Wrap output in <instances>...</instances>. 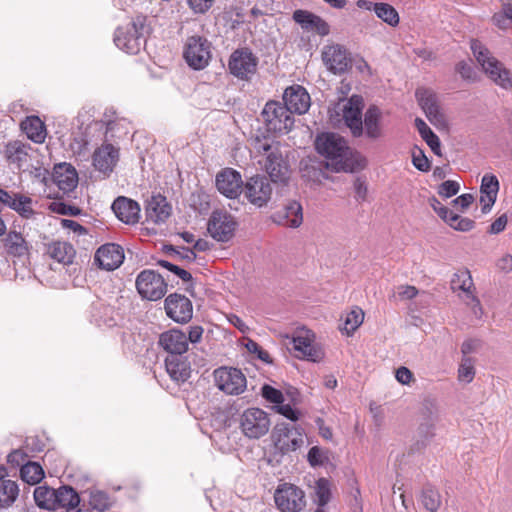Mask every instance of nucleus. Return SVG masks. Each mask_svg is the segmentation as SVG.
Wrapping results in <instances>:
<instances>
[{
	"instance_id": "1",
	"label": "nucleus",
	"mask_w": 512,
	"mask_h": 512,
	"mask_svg": "<svg viewBox=\"0 0 512 512\" xmlns=\"http://www.w3.org/2000/svg\"><path fill=\"white\" fill-rule=\"evenodd\" d=\"M317 152L326 159L328 168L335 172H352L356 161L347 141L336 133H322L315 141Z\"/></svg>"
},
{
	"instance_id": "2",
	"label": "nucleus",
	"mask_w": 512,
	"mask_h": 512,
	"mask_svg": "<svg viewBox=\"0 0 512 512\" xmlns=\"http://www.w3.org/2000/svg\"><path fill=\"white\" fill-rule=\"evenodd\" d=\"M472 53L485 74L503 89L512 88V74L489 49L478 40L471 41Z\"/></svg>"
},
{
	"instance_id": "3",
	"label": "nucleus",
	"mask_w": 512,
	"mask_h": 512,
	"mask_svg": "<svg viewBox=\"0 0 512 512\" xmlns=\"http://www.w3.org/2000/svg\"><path fill=\"white\" fill-rule=\"evenodd\" d=\"M254 151L266 157L264 168L272 181H284L288 175V165L283 159L279 143L269 139H256L253 143Z\"/></svg>"
},
{
	"instance_id": "4",
	"label": "nucleus",
	"mask_w": 512,
	"mask_h": 512,
	"mask_svg": "<svg viewBox=\"0 0 512 512\" xmlns=\"http://www.w3.org/2000/svg\"><path fill=\"white\" fill-rule=\"evenodd\" d=\"M147 27L144 17H137L126 26L119 27L114 34L116 46L127 54H138L146 43Z\"/></svg>"
},
{
	"instance_id": "5",
	"label": "nucleus",
	"mask_w": 512,
	"mask_h": 512,
	"mask_svg": "<svg viewBox=\"0 0 512 512\" xmlns=\"http://www.w3.org/2000/svg\"><path fill=\"white\" fill-rule=\"evenodd\" d=\"M241 433L250 440H257L265 436L271 427L269 414L261 408H247L238 418Z\"/></svg>"
},
{
	"instance_id": "6",
	"label": "nucleus",
	"mask_w": 512,
	"mask_h": 512,
	"mask_svg": "<svg viewBox=\"0 0 512 512\" xmlns=\"http://www.w3.org/2000/svg\"><path fill=\"white\" fill-rule=\"evenodd\" d=\"M183 57L192 69H204L212 57V45L203 36H190L184 44Z\"/></svg>"
},
{
	"instance_id": "7",
	"label": "nucleus",
	"mask_w": 512,
	"mask_h": 512,
	"mask_svg": "<svg viewBox=\"0 0 512 512\" xmlns=\"http://www.w3.org/2000/svg\"><path fill=\"white\" fill-rule=\"evenodd\" d=\"M272 440L275 449L281 454L294 452L304 444L301 428L288 423H278L274 427Z\"/></svg>"
},
{
	"instance_id": "8",
	"label": "nucleus",
	"mask_w": 512,
	"mask_h": 512,
	"mask_svg": "<svg viewBox=\"0 0 512 512\" xmlns=\"http://www.w3.org/2000/svg\"><path fill=\"white\" fill-rule=\"evenodd\" d=\"M139 295L149 301L161 299L167 292V283L156 271L145 269L141 271L135 281Z\"/></svg>"
},
{
	"instance_id": "9",
	"label": "nucleus",
	"mask_w": 512,
	"mask_h": 512,
	"mask_svg": "<svg viewBox=\"0 0 512 512\" xmlns=\"http://www.w3.org/2000/svg\"><path fill=\"white\" fill-rule=\"evenodd\" d=\"M261 115L267 129L275 133H287L294 124L290 110L276 101L267 102Z\"/></svg>"
},
{
	"instance_id": "10",
	"label": "nucleus",
	"mask_w": 512,
	"mask_h": 512,
	"mask_svg": "<svg viewBox=\"0 0 512 512\" xmlns=\"http://www.w3.org/2000/svg\"><path fill=\"white\" fill-rule=\"evenodd\" d=\"M290 344L296 353V357L311 362H320L324 358V351L315 343V335L312 331L300 329L291 338Z\"/></svg>"
},
{
	"instance_id": "11",
	"label": "nucleus",
	"mask_w": 512,
	"mask_h": 512,
	"mask_svg": "<svg viewBox=\"0 0 512 512\" xmlns=\"http://www.w3.org/2000/svg\"><path fill=\"white\" fill-rule=\"evenodd\" d=\"M237 226L233 215L227 211L215 210L208 220L207 231L214 240L228 242L234 237Z\"/></svg>"
},
{
	"instance_id": "12",
	"label": "nucleus",
	"mask_w": 512,
	"mask_h": 512,
	"mask_svg": "<svg viewBox=\"0 0 512 512\" xmlns=\"http://www.w3.org/2000/svg\"><path fill=\"white\" fill-rule=\"evenodd\" d=\"M451 289L454 292H461L459 295L467 306H469L476 317H481L482 307L479 299L474 295V283L468 270H460L453 274Z\"/></svg>"
},
{
	"instance_id": "13",
	"label": "nucleus",
	"mask_w": 512,
	"mask_h": 512,
	"mask_svg": "<svg viewBox=\"0 0 512 512\" xmlns=\"http://www.w3.org/2000/svg\"><path fill=\"white\" fill-rule=\"evenodd\" d=\"M215 384L228 395H239L247 387L245 375L236 368L221 367L214 371Z\"/></svg>"
},
{
	"instance_id": "14",
	"label": "nucleus",
	"mask_w": 512,
	"mask_h": 512,
	"mask_svg": "<svg viewBox=\"0 0 512 512\" xmlns=\"http://www.w3.org/2000/svg\"><path fill=\"white\" fill-rule=\"evenodd\" d=\"M276 506L282 512H299L305 507L304 492L293 484L284 483L275 491Z\"/></svg>"
},
{
	"instance_id": "15",
	"label": "nucleus",
	"mask_w": 512,
	"mask_h": 512,
	"mask_svg": "<svg viewBox=\"0 0 512 512\" xmlns=\"http://www.w3.org/2000/svg\"><path fill=\"white\" fill-rule=\"evenodd\" d=\"M243 193L252 205L263 207L271 198L272 186L268 178L257 175L246 182Z\"/></svg>"
},
{
	"instance_id": "16",
	"label": "nucleus",
	"mask_w": 512,
	"mask_h": 512,
	"mask_svg": "<svg viewBox=\"0 0 512 512\" xmlns=\"http://www.w3.org/2000/svg\"><path fill=\"white\" fill-rule=\"evenodd\" d=\"M257 58L247 49L236 50L229 60L231 74L240 79H248L256 72Z\"/></svg>"
},
{
	"instance_id": "17",
	"label": "nucleus",
	"mask_w": 512,
	"mask_h": 512,
	"mask_svg": "<svg viewBox=\"0 0 512 512\" xmlns=\"http://www.w3.org/2000/svg\"><path fill=\"white\" fill-rule=\"evenodd\" d=\"M216 187L227 198H237L244 188L241 174L232 168L221 170L216 175Z\"/></svg>"
},
{
	"instance_id": "18",
	"label": "nucleus",
	"mask_w": 512,
	"mask_h": 512,
	"mask_svg": "<svg viewBox=\"0 0 512 512\" xmlns=\"http://www.w3.org/2000/svg\"><path fill=\"white\" fill-rule=\"evenodd\" d=\"M165 311L175 322L187 323L192 318L193 307L187 297L174 293L165 299Z\"/></svg>"
},
{
	"instance_id": "19",
	"label": "nucleus",
	"mask_w": 512,
	"mask_h": 512,
	"mask_svg": "<svg viewBox=\"0 0 512 512\" xmlns=\"http://www.w3.org/2000/svg\"><path fill=\"white\" fill-rule=\"evenodd\" d=\"M322 60L327 69L334 74L344 73L351 63L347 50L339 44L325 46L322 51Z\"/></svg>"
},
{
	"instance_id": "20",
	"label": "nucleus",
	"mask_w": 512,
	"mask_h": 512,
	"mask_svg": "<svg viewBox=\"0 0 512 512\" xmlns=\"http://www.w3.org/2000/svg\"><path fill=\"white\" fill-rule=\"evenodd\" d=\"M363 106V98L359 95H352L342 108L345 124L354 136H360L363 132Z\"/></svg>"
},
{
	"instance_id": "21",
	"label": "nucleus",
	"mask_w": 512,
	"mask_h": 512,
	"mask_svg": "<svg viewBox=\"0 0 512 512\" xmlns=\"http://www.w3.org/2000/svg\"><path fill=\"white\" fill-rule=\"evenodd\" d=\"M284 105L291 113L304 114L311 105L310 95L300 85L288 87L283 95Z\"/></svg>"
},
{
	"instance_id": "22",
	"label": "nucleus",
	"mask_w": 512,
	"mask_h": 512,
	"mask_svg": "<svg viewBox=\"0 0 512 512\" xmlns=\"http://www.w3.org/2000/svg\"><path fill=\"white\" fill-rule=\"evenodd\" d=\"M271 219L278 225L298 228L303 222L302 206L295 200L288 201L281 209L272 214Z\"/></svg>"
},
{
	"instance_id": "23",
	"label": "nucleus",
	"mask_w": 512,
	"mask_h": 512,
	"mask_svg": "<svg viewBox=\"0 0 512 512\" xmlns=\"http://www.w3.org/2000/svg\"><path fill=\"white\" fill-rule=\"evenodd\" d=\"M94 259L99 267L108 271L114 270L123 263L124 251L120 245L108 243L98 248Z\"/></svg>"
},
{
	"instance_id": "24",
	"label": "nucleus",
	"mask_w": 512,
	"mask_h": 512,
	"mask_svg": "<svg viewBox=\"0 0 512 512\" xmlns=\"http://www.w3.org/2000/svg\"><path fill=\"white\" fill-rule=\"evenodd\" d=\"M293 20L308 32H315L320 36H327L330 33L329 24L320 16L307 11L298 9L293 13Z\"/></svg>"
},
{
	"instance_id": "25",
	"label": "nucleus",
	"mask_w": 512,
	"mask_h": 512,
	"mask_svg": "<svg viewBox=\"0 0 512 512\" xmlns=\"http://www.w3.org/2000/svg\"><path fill=\"white\" fill-rule=\"evenodd\" d=\"M159 345L169 355H182L188 349V339L185 333L178 329L166 331L160 335Z\"/></svg>"
},
{
	"instance_id": "26",
	"label": "nucleus",
	"mask_w": 512,
	"mask_h": 512,
	"mask_svg": "<svg viewBox=\"0 0 512 512\" xmlns=\"http://www.w3.org/2000/svg\"><path fill=\"white\" fill-rule=\"evenodd\" d=\"M415 95L419 105L431 123L436 124L443 121V115L440 112L436 94L432 90L418 88Z\"/></svg>"
},
{
	"instance_id": "27",
	"label": "nucleus",
	"mask_w": 512,
	"mask_h": 512,
	"mask_svg": "<svg viewBox=\"0 0 512 512\" xmlns=\"http://www.w3.org/2000/svg\"><path fill=\"white\" fill-rule=\"evenodd\" d=\"M116 217L126 224L137 223L140 217V206L136 201L126 197H118L111 206Z\"/></svg>"
},
{
	"instance_id": "28",
	"label": "nucleus",
	"mask_w": 512,
	"mask_h": 512,
	"mask_svg": "<svg viewBox=\"0 0 512 512\" xmlns=\"http://www.w3.org/2000/svg\"><path fill=\"white\" fill-rule=\"evenodd\" d=\"M499 191V181L492 174H485L480 186V204L484 214L488 213L494 205Z\"/></svg>"
},
{
	"instance_id": "29",
	"label": "nucleus",
	"mask_w": 512,
	"mask_h": 512,
	"mask_svg": "<svg viewBox=\"0 0 512 512\" xmlns=\"http://www.w3.org/2000/svg\"><path fill=\"white\" fill-rule=\"evenodd\" d=\"M118 150L111 144H104L95 150L93 164L102 173H109L113 170L118 161Z\"/></svg>"
},
{
	"instance_id": "30",
	"label": "nucleus",
	"mask_w": 512,
	"mask_h": 512,
	"mask_svg": "<svg viewBox=\"0 0 512 512\" xmlns=\"http://www.w3.org/2000/svg\"><path fill=\"white\" fill-rule=\"evenodd\" d=\"M165 367L170 378L177 383H183L190 377V363L182 355H168Z\"/></svg>"
},
{
	"instance_id": "31",
	"label": "nucleus",
	"mask_w": 512,
	"mask_h": 512,
	"mask_svg": "<svg viewBox=\"0 0 512 512\" xmlns=\"http://www.w3.org/2000/svg\"><path fill=\"white\" fill-rule=\"evenodd\" d=\"M53 181L64 193L70 192L77 185V172L70 164H59L54 168Z\"/></svg>"
},
{
	"instance_id": "32",
	"label": "nucleus",
	"mask_w": 512,
	"mask_h": 512,
	"mask_svg": "<svg viewBox=\"0 0 512 512\" xmlns=\"http://www.w3.org/2000/svg\"><path fill=\"white\" fill-rule=\"evenodd\" d=\"M171 207L166 199L160 195L153 196L146 207L147 220L159 224L163 223L170 216Z\"/></svg>"
},
{
	"instance_id": "33",
	"label": "nucleus",
	"mask_w": 512,
	"mask_h": 512,
	"mask_svg": "<svg viewBox=\"0 0 512 512\" xmlns=\"http://www.w3.org/2000/svg\"><path fill=\"white\" fill-rule=\"evenodd\" d=\"M4 247L8 254L21 257L28 253L29 246L21 233L10 231L4 238Z\"/></svg>"
},
{
	"instance_id": "34",
	"label": "nucleus",
	"mask_w": 512,
	"mask_h": 512,
	"mask_svg": "<svg viewBox=\"0 0 512 512\" xmlns=\"http://www.w3.org/2000/svg\"><path fill=\"white\" fill-rule=\"evenodd\" d=\"M29 149V144L15 140L6 144L4 153L9 162L15 163L18 167H21L23 163L27 162Z\"/></svg>"
},
{
	"instance_id": "35",
	"label": "nucleus",
	"mask_w": 512,
	"mask_h": 512,
	"mask_svg": "<svg viewBox=\"0 0 512 512\" xmlns=\"http://www.w3.org/2000/svg\"><path fill=\"white\" fill-rule=\"evenodd\" d=\"M21 127L27 137L35 143H43L46 138V129L44 123L39 117H27L22 122Z\"/></svg>"
},
{
	"instance_id": "36",
	"label": "nucleus",
	"mask_w": 512,
	"mask_h": 512,
	"mask_svg": "<svg viewBox=\"0 0 512 512\" xmlns=\"http://www.w3.org/2000/svg\"><path fill=\"white\" fill-rule=\"evenodd\" d=\"M381 110L377 106H370L364 116L363 125L369 138L376 139L381 136L380 119Z\"/></svg>"
},
{
	"instance_id": "37",
	"label": "nucleus",
	"mask_w": 512,
	"mask_h": 512,
	"mask_svg": "<svg viewBox=\"0 0 512 512\" xmlns=\"http://www.w3.org/2000/svg\"><path fill=\"white\" fill-rule=\"evenodd\" d=\"M49 254L57 262L68 265L73 262L75 250L71 244L57 241L49 246Z\"/></svg>"
},
{
	"instance_id": "38",
	"label": "nucleus",
	"mask_w": 512,
	"mask_h": 512,
	"mask_svg": "<svg viewBox=\"0 0 512 512\" xmlns=\"http://www.w3.org/2000/svg\"><path fill=\"white\" fill-rule=\"evenodd\" d=\"M56 489L47 486H38L34 490L36 505L45 510H56Z\"/></svg>"
},
{
	"instance_id": "39",
	"label": "nucleus",
	"mask_w": 512,
	"mask_h": 512,
	"mask_svg": "<svg viewBox=\"0 0 512 512\" xmlns=\"http://www.w3.org/2000/svg\"><path fill=\"white\" fill-rule=\"evenodd\" d=\"M56 494V510L58 508H66V510H68L75 505H79L80 503L79 495L73 488L69 486H62L56 489Z\"/></svg>"
},
{
	"instance_id": "40",
	"label": "nucleus",
	"mask_w": 512,
	"mask_h": 512,
	"mask_svg": "<svg viewBox=\"0 0 512 512\" xmlns=\"http://www.w3.org/2000/svg\"><path fill=\"white\" fill-rule=\"evenodd\" d=\"M19 487L13 480L6 479L0 482V506L9 507L17 499Z\"/></svg>"
},
{
	"instance_id": "41",
	"label": "nucleus",
	"mask_w": 512,
	"mask_h": 512,
	"mask_svg": "<svg viewBox=\"0 0 512 512\" xmlns=\"http://www.w3.org/2000/svg\"><path fill=\"white\" fill-rule=\"evenodd\" d=\"M92 318L97 325L112 326L115 321L112 317L113 309L109 305H105L102 302H96L92 305Z\"/></svg>"
},
{
	"instance_id": "42",
	"label": "nucleus",
	"mask_w": 512,
	"mask_h": 512,
	"mask_svg": "<svg viewBox=\"0 0 512 512\" xmlns=\"http://www.w3.org/2000/svg\"><path fill=\"white\" fill-rule=\"evenodd\" d=\"M20 475L23 481L28 484L35 485L44 477V471L40 464L36 462H28L21 467Z\"/></svg>"
},
{
	"instance_id": "43",
	"label": "nucleus",
	"mask_w": 512,
	"mask_h": 512,
	"mask_svg": "<svg viewBox=\"0 0 512 512\" xmlns=\"http://www.w3.org/2000/svg\"><path fill=\"white\" fill-rule=\"evenodd\" d=\"M376 16L388 25L395 27L399 24V14L396 9L388 3H377L375 7Z\"/></svg>"
},
{
	"instance_id": "44",
	"label": "nucleus",
	"mask_w": 512,
	"mask_h": 512,
	"mask_svg": "<svg viewBox=\"0 0 512 512\" xmlns=\"http://www.w3.org/2000/svg\"><path fill=\"white\" fill-rule=\"evenodd\" d=\"M9 207L25 218H30L34 214L32 199L22 194L15 193Z\"/></svg>"
},
{
	"instance_id": "45",
	"label": "nucleus",
	"mask_w": 512,
	"mask_h": 512,
	"mask_svg": "<svg viewBox=\"0 0 512 512\" xmlns=\"http://www.w3.org/2000/svg\"><path fill=\"white\" fill-rule=\"evenodd\" d=\"M420 501L427 511L437 512L441 505V496L436 489L432 487H426L421 493Z\"/></svg>"
},
{
	"instance_id": "46",
	"label": "nucleus",
	"mask_w": 512,
	"mask_h": 512,
	"mask_svg": "<svg viewBox=\"0 0 512 512\" xmlns=\"http://www.w3.org/2000/svg\"><path fill=\"white\" fill-rule=\"evenodd\" d=\"M315 499L314 501L319 507H324L331 498V488L329 480L320 478L314 487Z\"/></svg>"
},
{
	"instance_id": "47",
	"label": "nucleus",
	"mask_w": 512,
	"mask_h": 512,
	"mask_svg": "<svg viewBox=\"0 0 512 512\" xmlns=\"http://www.w3.org/2000/svg\"><path fill=\"white\" fill-rule=\"evenodd\" d=\"M475 360L469 356H463L459 369H458V378L460 381L465 383H470L474 379L475 376V368H474Z\"/></svg>"
},
{
	"instance_id": "48",
	"label": "nucleus",
	"mask_w": 512,
	"mask_h": 512,
	"mask_svg": "<svg viewBox=\"0 0 512 512\" xmlns=\"http://www.w3.org/2000/svg\"><path fill=\"white\" fill-rule=\"evenodd\" d=\"M438 420L437 410L435 408L428 411L427 416L419 426V433L425 438L429 439L434 435L435 423Z\"/></svg>"
},
{
	"instance_id": "49",
	"label": "nucleus",
	"mask_w": 512,
	"mask_h": 512,
	"mask_svg": "<svg viewBox=\"0 0 512 512\" xmlns=\"http://www.w3.org/2000/svg\"><path fill=\"white\" fill-rule=\"evenodd\" d=\"M89 504L92 509L100 512L107 511L111 506L108 495L105 492L99 490L92 491L90 493Z\"/></svg>"
},
{
	"instance_id": "50",
	"label": "nucleus",
	"mask_w": 512,
	"mask_h": 512,
	"mask_svg": "<svg viewBox=\"0 0 512 512\" xmlns=\"http://www.w3.org/2000/svg\"><path fill=\"white\" fill-rule=\"evenodd\" d=\"M492 21L498 28L508 29L512 25V2L505 4L502 12L494 14Z\"/></svg>"
},
{
	"instance_id": "51",
	"label": "nucleus",
	"mask_w": 512,
	"mask_h": 512,
	"mask_svg": "<svg viewBox=\"0 0 512 512\" xmlns=\"http://www.w3.org/2000/svg\"><path fill=\"white\" fill-rule=\"evenodd\" d=\"M418 295V289L411 285H399L389 296L390 301L411 300Z\"/></svg>"
},
{
	"instance_id": "52",
	"label": "nucleus",
	"mask_w": 512,
	"mask_h": 512,
	"mask_svg": "<svg viewBox=\"0 0 512 512\" xmlns=\"http://www.w3.org/2000/svg\"><path fill=\"white\" fill-rule=\"evenodd\" d=\"M364 312L360 308L350 311L345 319V330L350 333L354 332L363 322Z\"/></svg>"
},
{
	"instance_id": "53",
	"label": "nucleus",
	"mask_w": 512,
	"mask_h": 512,
	"mask_svg": "<svg viewBox=\"0 0 512 512\" xmlns=\"http://www.w3.org/2000/svg\"><path fill=\"white\" fill-rule=\"evenodd\" d=\"M446 223H448L453 229L463 232L470 231L475 225L473 220L466 217H461L454 212L446 221Z\"/></svg>"
},
{
	"instance_id": "54",
	"label": "nucleus",
	"mask_w": 512,
	"mask_h": 512,
	"mask_svg": "<svg viewBox=\"0 0 512 512\" xmlns=\"http://www.w3.org/2000/svg\"><path fill=\"white\" fill-rule=\"evenodd\" d=\"M261 394L266 401L277 405L283 403L284 401L283 393L280 390L267 384L262 386Z\"/></svg>"
},
{
	"instance_id": "55",
	"label": "nucleus",
	"mask_w": 512,
	"mask_h": 512,
	"mask_svg": "<svg viewBox=\"0 0 512 512\" xmlns=\"http://www.w3.org/2000/svg\"><path fill=\"white\" fill-rule=\"evenodd\" d=\"M308 461L311 466H322L327 460L328 456L326 451L318 446H313L308 452Z\"/></svg>"
},
{
	"instance_id": "56",
	"label": "nucleus",
	"mask_w": 512,
	"mask_h": 512,
	"mask_svg": "<svg viewBox=\"0 0 512 512\" xmlns=\"http://www.w3.org/2000/svg\"><path fill=\"white\" fill-rule=\"evenodd\" d=\"M50 210L54 213L60 214V215H71L75 216L80 213V210L77 207L67 205L60 201H54L49 206Z\"/></svg>"
},
{
	"instance_id": "57",
	"label": "nucleus",
	"mask_w": 512,
	"mask_h": 512,
	"mask_svg": "<svg viewBox=\"0 0 512 512\" xmlns=\"http://www.w3.org/2000/svg\"><path fill=\"white\" fill-rule=\"evenodd\" d=\"M460 190V185L456 181L447 180L443 182L438 189V194L445 197L450 198L456 195Z\"/></svg>"
},
{
	"instance_id": "58",
	"label": "nucleus",
	"mask_w": 512,
	"mask_h": 512,
	"mask_svg": "<svg viewBox=\"0 0 512 512\" xmlns=\"http://www.w3.org/2000/svg\"><path fill=\"white\" fill-rule=\"evenodd\" d=\"M275 411L291 421H297L300 417V412L292 408L289 404H279L275 406Z\"/></svg>"
},
{
	"instance_id": "59",
	"label": "nucleus",
	"mask_w": 512,
	"mask_h": 512,
	"mask_svg": "<svg viewBox=\"0 0 512 512\" xmlns=\"http://www.w3.org/2000/svg\"><path fill=\"white\" fill-rule=\"evenodd\" d=\"M188 6L194 13H205L208 11L213 3L214 0H186Z\"/></svg>"
},
{
	"instance_id": "60",
	"label": "nucleus",
	"mask_w": 512,
	"mask_h": 512,
	"mask_svg": "<svg viewBox=\"0 0 512 512\" xmlns=\"http://www.w3.org/2000/svg\"><path fill=\"white\" fill-rule=\"evenodd\" d=\"M455 70L465 80L474 79L475 71L473 67L466 61H460L457 63Z\"/></svg>"
},
{
	"instance_id": "61",
	"label": "nucleus",
	"mask_w": 512,
	"mask_h": 512,
	"mask_svg": "<svg viewBox=\"0 0 512 512\" xmlns=\"http://www.w3.org/2000/svg\"><path fill=\"white\" fill-rule=\"evenodd\" d=\"M430 205L433 208V210L438 214V216L442 218L445 222L453 213L447 207L443 206L441 202L435 197L430 199Z\"/></svg>"
},
{
	"instance_id": "62",
	"label": "nucleus",
	"mask_w": 512,
	"mask_h": 512,
	"mask_svg": "<svg viewBox=\"0 0 512 512\" xmlns=\"http://www.w3.org/2000/svg\"><path fill=\"white\" fill-rule=\"evenodd\" d=\"M413 165L420 171L426 172L430 168V163L427 157L420 150L418 154L415 152L412 155Z\"/></svg>"
},
{
	"instance_id": "63",
	"label": "nucleus",
	"mask_w": 512,
	"mask_h": 512,
	"mask_svg": "<svg viewBox=\"0 0 512 512\" xmlns=\"http://www.w3.org/2000/svg\"><path fill=\"white\" fill-rule=\"evenodd\" d=\"M507 223H508L507 215L502 214L490 225L489 233H491V234L501 233L506 228Z\"/></svg>"
},
{
	"instance_id": "64",
	"label": "nucleus",
	"mask_w": 512,
	"mask_h": 512,
	"mask_svg": "<svg viewBox=\"0 0 512 512\" xmlns=\"http://www.w3.org/2000/svg\"><path fill=\"white\" fill-rule=\"evenodd\" d=\"M395 378L399 383L407 385L411 382L413 374L408 368L402 366L396 370Z\"/></svg>"
}]
</instances>
